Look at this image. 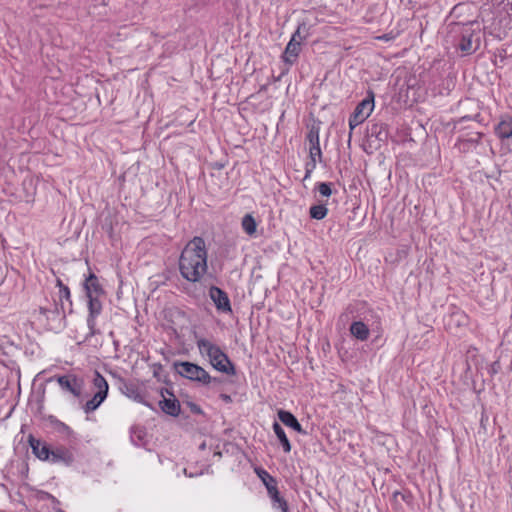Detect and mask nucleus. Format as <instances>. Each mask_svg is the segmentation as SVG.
I'll use <instances>...</instances> for the list:
<instances>
[{
	"instance_id": "obj_1",
	"label": "nucleus",
	"mask_w": 512,
	"mask_h": 512,
	"mask_svg": "<svg viewBox=\"0 0 512 512\" xmlns=\"http://www.w3.org/2000/svg\"><path fill=\"white\" fill-rule=\"evenodd\" d=\"M207 258L205 240L195 236L185 245L179 256L180 275L189 282H199L207 273Z\"/></svg>"
},
{
	"instance_id": "obj_2",
	"label": "nucleus",
	"mask_w": 512,
	"mask_h": 512,
	"mask_svg": "<svg viewBox=\"0 0 512 512\" xmlns=\"http://www.w3.org/2000/svg\"><path fill=\"white\" fill-rule=\"evenodd\" d=\"M450 34L453 46L465 56L475 53L480 48L483 37L482 28L477 21L454 23L451 25Z\"/></svg>"
},
{
	"instance_id": "obj_3",
	"label": "nucleus",
	"mask_w": 512,
	"mask_h": 512,
	"mask_svg": "<svg viewBox=\"0 0 512 512\" xmlns=\"http://www.w3.org/2000/svg\"><path fill=\"white\" fill-rule=\"evenodd\" d=\"M197 347L201 353L206 352L211 365L219 372L227 375H236L235 365L231 362L228 355L222 349L211 343L209 340L200 338L197 340Z\"/></svg>"
},
{
	"instance_id": "obj_4",
	"label": "nucleus",
	"mask_w": 512,
	"mask_h": 512,
	"mask_svg": "<svg viewBox=\"0 0 512 512\" xmlns=\"http://www.w3.org/2000/svg\"><path fill=\"white\" fill-rule=\"evenodd\" d=\"M374 109V94L372 91L368 92V96L359 102L353 113L349 117V139L348 144L351 142L352 131L356 126L364 122L371 114Z\"/></svg>"
},
{
	"instance_id": "obj_5",
	"label": "nucleus",
	"mask_w": 512,
	"mask_h": 512,
	"mask_svg": "<svg viewBox=\"0 0 512 512\" xmlns=\"http://www.w3.org/2000/svg\"><path fill=\"white\" fill-rule=\"evenodd\" d=\"M92 382L93 386L97 389V392L94 394L92 399L88 400L83 406V409L87 414L95 411L104 402L109 389L106 379L98 371L94 372Z\"/></svg>"
},
{
	"instance_id": "obj_6",
	"label": "nucleus",
	"mask_w": 512,
	"mask_h": 512,
	"mask_svg": "<svg viewBox=\"0 0 512 512\" xmlns=\"http://www.w3.org/2000/svg\"><path fill=\"white\" fill-rule=\"evenodd\" d=\"M173 366L176 373L181 377L202 385L206 374V370L203 367L189 361H176Z\"/></svg>"
},
{
	"instance_id": "obj_7",
	"label": "nucleus",
	"mask_w": 512,
	"mask_h": 512,
	"mask_svg": "<svg viewBox=\"0 0 512 512\" xmlns=\"http://www.w3.org/2000/svg\"><path fill=\"white\" fill-rule=\"evenodd\" d=\"M100 296L87 297L88 298V316H87V326L89 328V333L87 334L85 340H88L90 337L100 334V330L96 328V318L100 315L102 311V303L99 300Z\"/></svg>"
},
{
	"instance_id": "obj_8",
	"label": "nucleus",
	"mask_w": 512,
	"mask_h": 512,
	"mask_svg": "<svg viewBox=\"0 0 512 512\" xmlns=\"http://www.w3.org/2000/svg\"><path fill=\"white\" fill-rule=\"evenodd\" d=\"M255 473L265 485L272 504L283 498L278 490L277 480L275 477L261 467L255 468Z\"/></svg>"
},
{
	"instance_id": "obj_9",
	"label": "nucleus",
	"mask_w": 512,
	"mask_h": 512,
	"mask_svg": "<svg viewBox=\"0 0 512 512\" xmlns=\"http://www.w3.org/2000/svg\"><path fill=\"white\" fill-rule=\"evenodd\" d=\"M57 382L63 390L72 393L75 397L79 398L81 396L84 387L83 378L73 374H66L57 377Z\"/></svg>"
},
{
	"instance_id": "obj_10",
	"label": "nucleus",
	"mask_w": 512,
	"mask_h": 512,
	"mask_svg": "<svg viewBox=\"0 0 512 512\" xmlns=\"http://www.w3.org/2000/svg\"><path fill=\"white\" fill-rule=\"evenodd\" d=\"M209 297L213 301L218 311L228 313L232 311L228 294L217 286H211L209 289Z\"/></svg>"
},
{
	"instance_id": "obj_11",
	"label": "nucleus",
	"mask_w": 512,
	"mask_h": 512,
	"mask_svg": "<svg viewBox=\"0 0 512 512\" xmlns=\"http://www.w3.org/2000/svg\"><path fill=\"white\" fill-rule=\"evenodd\" d=\"M71 447H65L62 445L51 447V456L48 460L51 463H61L65 466H71L75 461L74 453Z\"/></svg>"
},
{
	"instance_id": "obj_12",
	"label": "nucleus",
	"mask_w": 512,
	"mask_h": 512,
	"mask_svg": "<svg viewBox=\"0 0 512 512\" xmlns=\"http://www.w3.org/2000/svg\"><path fill=\"white\" fill-rule=\"evenodd\" d=\"M320 125L314 123L309 127L306 139L309 142V155L317 156L319 163L323 161L319 141Z\"/></svg>"
},
{
	"instance_id": "obj_13",
	"label": "nucleus",
	"mask_w": 512,
	"mask_h": 512,
	"mask_svg": "<svg viewBox=\"0 0 512 512\" xmlns=\"http://www.w3.org/2000/svg\"><path fill=\"white\" fill-rule=\"evenodd\" d=\"M50 424L53 429L62 436V438L68 442L69 446L77 444L78 438L75 432L64 422L58 420L54 416H49L48 418Z\"/></svg>"
},
{
	"instance_id": "obj_14",
	"label": "nucleus",
	"mask_w": 512,
	"mask_h": 512,
	"mask_svg": "<svg viewBox=\"0 0 512 512\" xmlns=\"http://www.w3.org/2000/svg\"><path fill=\"white\" fill-rule=\"evenodd\" d=\"M28 443L32 453L41 461H48L51 456V446L45 441L35 438L32 434L28 436Z\"/></svg>"
},
{
	"instance_id": "obj_15",
	"label": "nucleus",
	"mask_w": 512,
	"mask_h": 512,
	"mask_svg": "<svg viewBox=\"0 0 512 512\" xmlns=\"http://www.w3.org/2000/svg\"><path fill=\"white\" fill-rule=\"evenodd\" d=\"M389 127L383 122L371 123L367 128V137L369 139L374 138L380 143H386L389 138Z\"/></svg>"
},
{
	"instance_id": "obj_16",
	"label": "nucleus",
	"mask_w": 512,
	"mask_h": 512,
	"mask_svg": "<svg viewBox=\"0 0 512 512\" xmlns=\"http://www.w3.org/2000/svg\"><path fill=\"white\" fill-rule=\"evenodd\" d=\"M83 288L85 290L86 297L105 295L104 288L100 284L98 277L93 272H89V275L85 278Z\"/></svg>"
},
{
	"instance_id": "obj_17",
	"label": "nucleus",
	"mask_w": 512,
	"mask_h": 512,
	"mask_svg": "<svg viewBox=\"0 0 512 512\" xmlns=\"http://www.w3.org/2000/svg\"><path fill=\"white\" fill-rule=\"evenodd\" d=\"M494 133L504 141L512 137V116L506 115L501 117L500 121L494 128Z\"/></svg>"
},
{
	"instance_id": "obj_18",
	"label": "nucleus",
	"mask_w": 512,
	"mask_h": 512,
	"mask_svg": "<svg viewBox=\"0 0 512 512\" xmlns=\"http://www.w3.org/2000/svg\"><path fill=\"white\" fill-rule=\"evenodd\" d=\"M300 45V41H295V37H291L282 56L285 63L292 65L296 62L301 50Z\"/></svg>"
},
{
	"instance_id": "obj_19",
	"label": "nucleus",
	"mask_w": 512,
	"mask_h": 512,
	"mask_svg": "<svg viewBox=\"0 0 512 512\" xmlns=\"http://www.w3.org/2000/svg\"><path fill=\"white\" fill-rule=\"evenodd\" d=\"M278 418L279 420L286 426L292 428L298 433L305 434L306 432L302 429L301 424L297 420V418L294 416L293 413L290 411H286L283 409L278 410Z\"/></svg>"
},
{
	"instance_id": "obj_20",
	"label": "nucleus",
	"mask_w": 512,
	"mask_h": 512,
	"mask_svg": "<svg viewBox=\"0 0 512 512\" xmlns=\"http://www.w3.org/2000/svg\"><path fill=\"white\" fill-rule=\"evenodd\" d=\"M161 410L167 415L177 417L181 412V406L179 400L173 396V398H166L159 401Z\"/></svg>"
},
{
	"instance_id": "obj_21",
	"label": "nucleus",
	"mask_w": 512,
	"mask_h": 512,
	"mask_svg": "<svg viewBox=\"0 0 512 512\" xmlns=\"http://www.w3.org/2000/svg\"><path fill=\"white\" fill-rule=\"evenodd\" d=\"M349 331L353 337L360 341H366L370 334L368 326L362 321L352 322Z\"/></svg>"
},
{
	"instance_id": "obj_22",
	"label": "nucleus",
	"mask_w": 512,
	"mask_h": 512,
	"mask_svg": "<svg viewBox=\"0 0 512 512\" xmlns=\"http://www.w3.org/2000/svg\"><path fill=\"white\" fill-rule=\"evenodd\" d=\"M122 384L120 390L128 397L133 398L136 401L143 402L142 394L139 387L133 383L121 380Z\"/></svg>"
},
{
	"instance_id": "obj_23",
	"label": "nucleus",
	"mask_w": 512,
	"mask_h": 512,
	"mask_svg": "<svg viewBox=\"0 0 512 512\" xmlns=\"http://www.w3.org/2000/svg\"><path fill=\"white\" fill-rule=\"evenodd\" d=\"M272 428H273V431L276 434L277 438L279 439V442L283 448V451L285 453H289L292 449V446H291V443H290L288 437L286 436V433H285L284 429L282 428V426L278 422L275 421L273 423Z\"/></svg>"
},
{
	"instance_id": "obj_24",
	"label": "nucleus",
	"mask_w": 512,
	"mask_h": 512,
	"mask_svg": "<svg viewBox=\"0 0 512 512\" xmlns=\"http://www.w3.org/2000/svg\"><path fill=\"white\" fill-rule=\"evenodd\" d=\"M146 430L143 427L133 426L131 428V441L136 446H145L146 445Z\"/></svg>"
},
{
	"instance_id": "obj_25",
	"label": "nucleus",
	"mask_w": 512,
	"mask_h": 512,
	"mask_svg": "<svg viewBox=\"0 0 512 512\" xmlns=\"http://www.w3.org/2000/svg\"><path fill=\"white\" fill-rule=\"evenodd\" d=\"M57 286L59 287V302L62 303L64 301L67 302L68 313H72V300L70 289L67 285H65L59 278L57 279Z\"/></svg>"
},
{
	"instance_id": "obj_26",
	"label": "nucleus",
	"mask_w": 512,
	"mask_h": 512,
	"mask_svg": "<svg viewBox=\"0 0 512 512\" xmlns=\"http://www.w3.org/2000/svg\"><path fill=\"white\" fill-rule=\"evenodd\" d=\"M67 311H68V306L65 305V302H62V303L55 302L53 304V309H48V308H43V307L40 308V313L43 315H46L48 318H49V314H52V315H57V316L61 315L62 318L65 319Z\"/></svg>"
},
{
	"instance_id": "obj_27",
	"label": "nucleus",
	"mask_w": 512,
	"mask_h": 512,
	"mask_svg": "<svg viewBox=\"0 0 512 512\" xmlns=\"http://www.w3.org/2000/svg\"><path fill=\"white\" fill-rule=\"evenodd\" d=\"M328 214V208L325 203H319L316 205H312L309 209V216L315 220H322Z\"/></svg>"
},
{
	"instance_id": "obj_28",
	"label": "nucleus",
	"mask_w": 512,
	"mask_h": 512,
	"mask_svg": "<svg viewBox=\"0 0 512 512\" xmlns=\"http://www.w3.org/2000/svg\"><path fill=\"white\" fill-rule=\"evenodd\" d=\"M243 230L249 235L252 236L256 233L257 230V223L254 219V217L251 214H246L242 218L241 222Z\"/></svg>"
},
{
	"instance_id": "obj_29",
	"label": "nucleus",
	"mask_w": 512,
	"mask_h": 512,
	"mask_svg": "<svg viewBox=\"0 0 512 512\" xmlns=\"http://www.w3.org/2000/svg\"><path fill=\"white\" fill-rule=\"evenodd\" d=\"M225 383V379L223 377H213L207 371L203 378L202 386L209 387H219Z\"/></svg>"
},
{
	"instance_id": "obj_30",
	"label": "nucleus",
	"mask_w": 512,
	"mask_h": 512,
	"mask_svg": "<svg viewBox=\"0 0 512 512\" xmlns=\"http://www.w3.org/2000/svg\"><path fill=\"white\" fill-rule=\"evenodd\" d=\"M483 136H484V133H482V132H474L468 138H460L459 142L461 143V145L476 146L477 144L480 143Z\"/></svg>"
},
{
	"instance_id": "obj_31",
	"label": "nucleus",
	"mask_w": 512,
	"mask_h": 512,
	"mask_svg": "<svg viewBox=\"0 0 512 512\" xmlns=\"http://www.w3.org/2000/svg\"><path fill=\"white\" fill-rule=\"evenodd\" d=\"M332 186L333 183L331 182H319L317 183L315 190H317L323 197H330L333 193Z\"/></svg>"
},
{
	"instance_id": "obj_32",
	"label": "nucleus",
	"mask_w": 512,
	"mask_h": 512,
	"mask_svg": "<svg viewBox=\"0 0 512 512\" xmlns=\"http://www.w3.org/2000/svg\"><path fill=\"white\" fill-rule=\"evenodd\" d=\"M309 158L310 160L305 164V175L303 180L310 178L311 173L315 169L317 162H319L317 156L309 155Z\"/></svg>"
},
{
	"instance_id": "obj_33",
	"label": "nucleus",
	"mask_w": 512,
	"mask_h": 512,
	"mask_svg": "<svg viewBox=\"0 0 512 512\" xmlns=\"http://www.w3.org/2000/svg\"><path fill=\"white\" fill-rule=\"evenodd\" d=\"M398 497H401V499L406 502L407 504H411L412 503V499H413V496L410 492L408 491H405V492H400V491H395L393 493V499L397 502L398 501Z\"/></svg>"
},
{
	"instance_id": "obj_34",
	"label": "nucleus",
	"mask_w": 512,
	"mask_h": 512,
	"mask_svg": "<svg viewBox=\"0 0 512 512\" xmlns=\"http://www.w3.org/2000/svg\"><path fill=\"white\" fill-rule=\"evenodd\" d=\"M185 404L190 409L192 414L204 415V411L202 410V408L198 404H196V403H194L192 401H187V402H185Z\"/></svg>"
},
{
	"instance_id": "obj_35",
	"label": "nucleus",
	"mask_w": 512,
	"mask_h": 512,
	"mask_svg": "<svg viewBox=\"0 0 512 512\" xmlns=\"http://www.w3.org/2000/svg\"><path fill=\"white\" fill-rule=\"evenodd\" d=\"M273 508L281 510V512H289L288 503L283 497L279 501L272 504Z\"/></svg>"
},
{
	"instance_id": "obj_36",
	"label": "nucleus",
	"mask_w": 512,
	"mask_h": 512,
	"mask_svg": "<svg viewBox=\"0 0 512 512\" xmlns=\"http://www.w3.org/2000/svg\"><path fill=\"white\" fill-rule=\"evenodd\" d=\"M302 29L306 30V25L304 23L300 24L298 26L297 30L292 35V37H295V41H300L301 42V40L306 37V36H302L301 35V30Z\"/></svg>"
},
{
	"instance_id": "obj_37",
	"label": "nucleus",
	"mask_w": 512,
	"mask_h": 512,
	"mask_svg": "<svg viewBox=\"0 0 512 512\" xmlns=\"http://www.w3.org/2000/svg\"><path fill=\"white\" fill-rule=\"evenodd\" d=\"M503 9L507 13V15L512 19V1L503 3Z\"/></svg>"
},
{
	"instance_id": "obj_38",
	"label": "nucleus",
	"mask_w": 512,
	"mask_h": 512,
	"mask_svg": "<svg viewBox=\"0 0 512 512\" xmlns=\"http://www.w3.org/2000/svg\"><path fill=\"white\" fill-rule=\"evenodd\" d=\"M499 370H500V362L499 361H494L492 363V365H491V372H492V374L497 373Z\"/></svg>"
},
{
	"instance_id": "obj_39",
	"label": "nucleus",
	"mask_w": 512,
	"mask_h": 512,
	"mask_svg": "<svg viewBox=\"0 0 512 512\" xmlns=\"http://www.w3.org/2000/svg\"><path fill=\"white\" fill-rule=\"evenodd\" d=\"M220 399L223 400L225 403H231L232 402V397L226 393H221L219 395Z\"/></svg>"
},
{
	"instance_id": "obj_40",
	"label": "nucleus",
	"mask_w": 512,
	"mask_h": 512,
	"mask_svg": "<svg viewBox=\"0 0 512 512\" xmlns=\"http://www.w3.org/2000/svg\"><path fill=\"white\" fill-rule=\"evenodd\" d=\"M160 393L163 398L165 397L166 394L170 396L169 398H173V396H175L174 393L167 388L161 389Z\"/></svg>"
},
{
	"instance_id": "obj_41",
	"label": "nucleus",
	"mask_w": 512,
	"mask_h": 512,
	"mask_svg": "<svg viewBox=\"0 0 512 512\" xmlns=\"http://www.w3.org/2000/svg\"><path fill=\"white\" fill-rule=\"evenodd\" d=\"M459 149L463 152L469 151V149L472 147V145H461V143L458 141Z\"/></svg>"
},
{
	"instance_id": "obj_42",
	"label": "nucleus",
	"mask_w": 512,
	"mask_h": 512,
	"mask_svg": "<svg viewBox=\"0 0 512 512\" xmlns=\"http://www.w3.org/2000/svg\"><path fill=\"white\" fill-rule=\"evenodd\" d=\"M184 473H185V475H187L188 477H194V476H197V475L202 474V472H200V473H192V472H188V470H187V469H184Z\"/></svg>"
},
{
	"instance_id": "obj_43",
	"label": "nucleus",
	"mask_w": 512,
	"mask_h": 512,
	"mask_svg": "<svg viewBox=\"0 0 512 512\" xmlns=\"http://www.w3.org/2000/svg\"><path fill=\"white\" fill-rule=\"evenodd\" d=\"M472 118L470 116H463L459 119V123L465 122L467 120H471Z\"/></svg>"
},
{
	"instance_id": "obj_44",
	"label": "nucleus",
	"mask_w": 512,
	"mask_h": 512,
	"mask_svg": "<svg viewBox=\"0 0 512 512\" xmlns=\"http://www.w3.org/2000/svg\"><path fill=\"white\" fill-rule=\"evenodd\" d=\"M455 316L458 318V322H460V319L465 318L463 313H456Z\"/></svg>"
},
{
	"instance_id": "obj_45",
	"label": "nucleus",
	"mask_w": 512,
	"mask_h": 512,
	"mask_svg": "<svg viewBox=\"0 0 512 512\" xmlns=\"http://www.w3.org/2000/svg\"><path fill=\"white\" fill-rule=\"evenodd\" d=\"M201 449H204L205 448V443H202L201 446H200Z\"/></svg>"
},
{
	"instance_id": "obj_46",
	"label": "nucleus",
	"mask_w": 512,
	"mask_h": 512,
	"mask_svg": "<svg viewBox=\"0 0 512 512\" xmlns=\"http://www.w3.org/2000/svg\"><path fill=\"white\" fill-rule=\"evenodd\" d=\"M265 89H266V86H265V85H263V86L261 87V89H260V90H261V91H263V90H265Z\"/></svg>"
},
{
	"instance_id": "obj_47",
	"label": "nucleus",
	"mask_w": 512,
	"mask_h": 512,
	"mask_svg": "<svg viewBox=\"0 0 512 512\" xmlns=\"http://www.w3.org/2000/svg\"><path fill=\"white\" fill-rule=\"evenodd\" d=\"M478 117H480V114H476L474 119H477Z\"/></svg>"
},
{
	"instance_id": "obj_48",
	"label": "nucleus",
	"mask_w": 512,
	"mask_h": 512,
	"mask_svg": "<svg viewBox=\"0 0 512 512\" xmlns=\"http://www.w3.org/2000/svg\"><path fill=\"white\" fill-rule=\"evenodd\" d=\"M217 167L222 168L223 165L222 164H217Z\"/></svg>"
}]
</instances>
